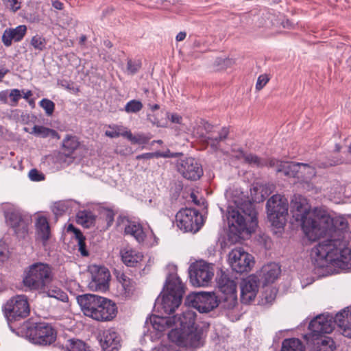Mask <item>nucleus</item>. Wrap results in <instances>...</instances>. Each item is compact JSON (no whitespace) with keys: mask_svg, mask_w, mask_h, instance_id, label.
<instances>
[{"mask_svg":"<svg viewBox=\"0 0 351 351\" xmlns=\"http://www.w3.org/2000/svg\"><path fill=\"white\" fill-rule=\"evenodd\" d=\"M66 348L67 351H90L86 343L80 339L68 340Z\"/></svg>","mask_w":351,"mask_h":351,"instance_id":"obj_37","label":"nucleus"},{"mask_svg":"<svg viewBox=\"0 0 351 351\" xmlns=\"http://www.w3.org/2000/svg\"><path fill=\"white\" fill-rule=\"evenodd\" d=\"M47 294L49 297L54 298L62 302L68 301L67 294L60 288L56 287H51L50 289H49L47 291Z\"/></svg>","mask_w":351,"mask_h":351,"instance_id":"obj_38","label":"nucleus"},{"mask_svg":"<svg viewBox=\"0 0 351 351\" xmlns=\"http://www.w3.org/2000/svg\"><path fill=\"white\" fill-rule=\"evenodd\" d=\"M186 36V33L185 32H180L176 36V40L178 42L182 41L185 39Z\"/></svg>","mask_w":351,"mask_h":351,"instance_id":"obj_58","label":"nucleus"},{"mask_svg":"<svg viewBox=\"0 0 351 351\" xmlns=\"http://www.w3.org/2000/svg\"><path fill=\"white\" fill-rule=\"evenodd\" d=\"M95 220L96 217L90 211H80L77 215V222L86 228L94 226Z\"/></svg>","mask_w":351,"mask_h":351,"instance_id":"obj_31","label":"nucleus"},{"mask_svg":"<svg viewBox=\"0 0 351 351\" xmlns=\"http://www.w3.org/2000/svg\"><path fill=\"white\" fill-rule=\"evenodd\" d=\"M277 290L274 287H267L263 293V297L268 303L272 302L276 297Z\"/></svg>","mask_w":351,"mask_h":351,"instance_id":"obj_46","label":"nucleus"},{"mask_svg":"<svg viewBox=\"0 0 351 351\" xmlns=\"http://www.w3.org/2000/svg\"><path fill=\"white\" fill-rule=\"evenodd\" d=\"M65 155L70 156L79 147L80 142L76 136L66 135L62 143Z\"/></svg>","mask_w":351,"mask_h":351,"instance_id":"obj_34","label":"nucleus"},{"mask_svg":"<svg viewBox=\"0 0 351 351\" xmlns=\"http://www.w3.org/2000/svg\"><path fill=\"white\" fill-rule=\"evenodd\" d=\"M230 133V128L228 127H223L221 129V130L219 132L217 136H213V135L210 134L208 136L204 137V141L210 145L212 147L215 149H217L219 143L221 141H225Z\"/></svg>","mask_w":351,"mask_h":351,"instance_id":"obj_28","label":"nucleus"},{"mask_svg":"<svg viewBox=\"0 0 351 351\" xmlns=\"http://www.w3.org/2000/svg\"><path fill=\"white\" fill-rule=\"evenodd\" d=\"M104 215L106 217V221H107V226L109 227L112 224L114 221V213L113 210L110 209H107L105 210Z\"/></svg>","mask_w":351,"mask_h":351,"instance_id":"obj_52","label":"nucleus"},{"mask_svg":"<svg viewBox=\"0 0 351 351\" xmlns=\"http://www.w3.org/2000/svg\"><path fill=\"white\" fill-rule=\"evenodd\" d=\"M30 133L41 138H47L48 136L59 138L58 133L56 130L42 125H34Z\"/></svg>","mask_w":351,"mask_h":351,"instance_id":"obj_36","label":"nucleus"},{"mask_svg":"<svg viewBox=\"0 0 351 351\" xmlns=\"http://www.w3.org/2000/svg\"><path fill=\"white\" fill-rule=\"evenodd\" d=\"M335 324L338 326L335 317L333 318L328 315H318L311 321L308 326L311 330L309 335L313 341H317V351H335L336 346L333 339L329 337H322L323 334L330 333L334 329Z\"/></svg>","mask_w":351,"mask_h":351,"instance_id":"obj_5","label":"nucleus"},{"mask_svg":"<svg viewBox=\"0 0 351 351\" xmlns=\"http://www.w3.org/2000/svg\"><path fill=\"white\" fill-rule=\"evenodd\" d=\"M335 322L342 330L343 336L351 338V307H348L335 315Z\"/></svg>","mask_w":351,"mask_h":351,"instance_id":"obj_20","label":"nucleus"},{"mask_svg":"<svg viewBox=\"0 0 351 351\" xmlns=\"http://www.w3.org/2000/svg\"><path fill=\"white\" fill-rule=\"evenodd\" d=\"M10 4H7V8L10 9L13 12H16L21 8V1H8Z\"/></svg>","mask_w":351,"mask_h":351,"instance_id":"obj_54","label":"nucleus"},{"mask_svg":"<svg viewBox=\"0 0 351 351\" xmlns=\"http://www.w3.org/2000/svg\"><path fill=\"white\" fill-rule=\"evenodd\" d=\"M84 314L98 322L113 320L118 313L115 302L93 294H85L77 298Z\"/></svg>","mask_w":351,"mask_h":351,"instance_id":"obj_3","label":"nucleus"},{"mask_svg":"<svg viewBox=\"0 0 351 351\" xmlns=\"http://www.w3.org/2000/svg\"><path fill=\"white\" fill-rule=\"evenodd\" d=\"M52 5L54 8L59 10L64 8V4L62 1H52Z\"/></svg>","mask_w":351,"mask_h":351,"instance_id":"obj_57","label":"nucleus"},{"mask_svg":"<svg viewBox=\"0 0 351 351\" xmlns=\"http://www.w3.org/2000/svg\"><path fill=\"white\" fill-rule=\"evenodd\" d=\"M219 305L224 309H233L237 304V292L220 294L217 296Z\"/></svg>","mask_w":351,"mask_h":351,"instance_id":"obj_27","label":"nucleus"},{"mask_svg":"<svg viewBox=\"0 0 351 351\" xmlns=\"http://www.w3.org/2000/svg\"><path fill=\"white\" fill-rule=\"evenodd\" d=\"M61 86L65 88L66 89L73 91L74 93L79 92V88H75L74 84L72 82L62 81L61 82Z\"/></svg>","mask_w":351,"mask_h":351,"instance_id":"obj_53","label":"nucleus"},{"mask_svg":"<svg viewBox=\"0 0 351 351\" xmlns=\"http://www.w3.org/2000/svg\"><path fill=\"white\" fill-rule=\"evenodd\" d=\"M5 317L9 322H15L29 316L30 306L27 297L16 295L10 298L2 308Z\"/></svg>","mask_w":351,"mask_h":351,"instance_id":"obj_9","label":"nucleus"},{"mask_svg":"<svg viewBox=\"0 0 351 351\" xmlns=\"http://www.w3.org/2000/svg\"><path fill=\"white\" fill-rule=\"evenodd\" d=\"M9 72L8 69H0V82L4 77V76Z\"/></svg>","mask_w":351,"mask_h":351,"instance_id":"obj_63","label":"nucleus"},{"mask_svg":"<svg viewBox=\"0 0 351 351\" xmlns=\"http://www.w3.org/2000/svg\"><path fill=\"white\" fill-rule=\"evenodd\" d=\"M269 77L267 75H261L257 80L256 89L261 90L269 82Z\"/></svg>","mask_w":351,"mask_h":351,"instance_id":"obj_51","label":"nucleus"},{"mask_svg":"<svg viewBox=\"0 0 351 351\" xmlns=\"http://www.w3.org/2000/svg\"><path fill=\"white\" fill-rule=\"evenodd\" d=\"M228 221L230 232L235 235L240 236L244 232H254L258 226V219L254 204L246 201L237 209L229 208Z\"/></svg>","mask_w":351,"mask_h":351,"instance_id":"obj_4","label":"nucleus"},{"mask_svg":"<svg viewBox=\"0 0 351 351\" xmlns=\"http://www.w3.org/2000/svg\"><path fill=\"white\" fill-rule=\"evenodd\" d=\"M148 106L149 107V108L152 110V111H155V110H157L160 108V106L158 104H154V105H152L151 104H148Z\"/></svg>","mask_w":351,"mask_h":351,"instance_id":"obj_64","label":"nucleus"},{"mask_svg":"<svg viewBox=\"0 0 351 351\" xmlns=\"http://www.w3.org/2000/svg\"><path fill=\"white\" fill-rule=\"evenodd\" d=\"M143 106L141 101L132 99L126 104L124 109L128 113H136L142 110Z\"/></svg>","mask_w":351,"mask_h":351,"instance_id":"obj_40","label":"nucleus"},{"mask_svg":"<svg viewBox=\"0 0 351 351\" xmlns=\"http://www.w3.org/2000/svg\"><path fill=\"white\" fill-rule=\"evenodd\" d=\"M229 263L234 271L237 273L247 272L254 263L253 257L242 247H236L229 253Z\"/></svg>","mask_w":351,"mask_h":351,"instance_id":"obj_14","label":"nucleus"},{"mask_svg":"<svg viewBox=\"0 0 351 351\" xmlns=\"http://www.w3.org/2000/svg\"><path fill=\"white\" fill-rule=\"evenodd\" d=\"M30 44L35 49L41 51L45 49L47 40L44 37L37 34L32 38Z\"/></svg>","mask_w":351,"mask_h":351,"instance_id":"obj_39","label":"nucleus"},{"mask_svg":"<svg viewBox=\"0 0 351 351\" xmlns=\"http://www.w3.org/2000/svg\"><path fill=\"white\" fill-rule=\"evenodd\" d=\"M141 67V62L140 60H132L129 59L127 63L128 72L132 75L136 73Z\"/></svg>","mask_w":351,"mask_h":351,"instance_id":"obj_47","label":"nucleus"},{"mask_svg":"<svg viewBox=\"0 0 351 351\" xmlns=\"http://www.w3.org/2000/svg\"><path fill=\"white\" fill-rule=\"evenodd\" d=\"M177 169L184 178L190 180H197L203 176L202 165L193 158L178 160Z\"/></svg>","mask_w":351,"mask_h":351,"instance_id":"obj_15","label":"nucleus"},{"mask_svg":"<svg viewBox=\"0 0 351 351\" xmlns=\"http://www.w3.org/2000/svg\"><path fill=\"white\" fill-rule=\"evenodd\" d=\"M217 282L220 294L237 292L235 281L230 279L225 272H221L220 276L217 278Z\"/></svg>","mask_w":351,"mask_h":351,"instance_id":"obj_25","label":"nucleus"},{"mask_svg":"<svg viewBox=\"0 0 351 351\" xmlns=\"http://www.w3.org/2000/svg\"><path fill=\"white\" fill-rule=\"evenodd\" d=\"M291 208L306 237L315 241L321 237L329 238L319 243L311 250V256L319 267L332 264L343 269L351 267V250L345 240L343 230L347 222L342 218L331 217L326 211L315 208L311 211L307 199L294 195Z\"/></svg>","mask_w":351,"mask_h":351,"instance_id":"obj_1","label":"nucleus"},{"mask_svg":"<svg viewBox=\"0 0 351 351\" xmlns=\"http://www.w3.org/2000/svg\"><path fill=\"white\" fill-rule=\"evenodd\" d=\"M189 273L193 285L204 287L210 282L214 276V269L210 264L199 261L190 266Z\"/></svg>","mask_w":351,"mask_h":351,"instance_id":"obj_13","label":"nucleus"},{"mask_svg":"<svg viewBox=\"0 0 351 351\" xmlns=\"http://www.w3.org/2000/svg\"><path fill=\"white\" fill-rule=\"evenodd\" d=\"M280 274V267L276 263H272L264 265L261 270V276L264 285L273 283Z\"/></svg>","mask_w":351,"mask_h":351,"instance_id":"obj_22","label":"nucleus"},{"mask_svg":"<svg viewBox=\"0 0 351 351\" xmlns=\"http://www.w3.org/2000/svg\"><path fill=\"white\" fill-rule=\"evenodd\" d=\"M36 228L38 237L44 243L46 242L50 237V227L47 219L43 216L38 217Z\"/></svg>","mask_w":351,"mask_h":351,"instance_id":"obj_26","label":"nucleus"},{"mask_svg":"<svg viewBox=\"0 0 351 351\" xmlns=\"http://www.w3.org/2000/svg\"><path fill=\"white\" fill-rule=\"evenodd\" d=\"M100 343L104 351H118L121 347L119 335L111 329L104 331Z\"/></svg>","mask_w":351,"mask_h":351,"instance_id":"obj_19","label":"nucleus"},{"mask_svg":"<svg viewBox=\"0 0 351 351\" xmlns=\"http://www.w3.org/2000/svg\"><path fill=\"white\" fill-rule=\"evenodd\" d=\"M110 274L106 267L98 268L97 272L92 276V286L96 289H106L108 287Z\"/></svg>","mask_w":351,"mask_h":351,"instance_id":"obj_21","label":"nucleus"},{"mask_svg":"<svg viewBox=\"0 0 351 351\" xmlns=\"http://www.w3.org/2000/svg\"><path fill=\"white\" fill-rule=\"evenodd\" d=\"M14 37L15 42H19L25 36L27 27L25 25H19L14 29H9Z\"/></svg>","mask_w":351,"mask_h":351,"instance_id":"obj_42","label":"nucleus"},{"mask_svg":"<svg viewBox=\"0 0 351 351\" xmlns=\"http://www.w3.org/2000/svg\"><path fill=\"white\" fill-rule=\"evenodd\" d=\"M117 279L121 284L126 296L131 295L135 289V282L124 273L117 275Z\"/></svg>","mask_w":351,"mask_h":351,"instance_id":"obj_33","label":"nucleus"},{"mask_svg":"<svg viewBox=\"0 0 351 351\" xmlns=\"http://www.w3.org/2000/svg\"><path fill=\"white\" fill-rule=\"evenodd\" d=\"M176 225L184 232L196 233L204 224L202 214L196 209L185 208L176 215Z\"/></svg>","mask_w":351,"mask_h":351,"instance_id":"obj_10","label":"nucleus"},{"mask_svg":"<svg viewBox=\"0 0 351 351\" xmlns=\"http://www.w3.org/2000/svg\"><path fill=\"white\" fill-rule=\"evenodd\" d=\"M29 177L32 181H41L45 179L44 175L36 169L30 170Z\"/></svg>","mask_w":351,"mask_h":351,"instance_id":"obj_50","label":"nucleus"},{"mask_svg":"<svg viewBox=\"0 0 351 351\" xmlns=\"http://www.w3.org/2000/svg\"><path fill=\"white\" fill-rule=\"evenodd\" d=\"M278 168L277 171L282 173L285 176L293 178H300L302 173L301 170L303 168L307 171L309 176H314L315 174V169L306 163L300 162H277Z\"/></svg>","mask_w":351,"mask_h":351,"instance_id":"obj_18","label":"nucleus"},{"mask_svg":"<svg viewBox=\"0 0 351 351\" xmlns=\"http://www.w3.org/2000/svg\"><path fill=\"white\" fill-rule=\"evenodd\" d=\"M184 304L199 313H208L219 306L218 297L214 293L199 292L189 294Z\"/></svg>","mask_w":351,"mask_h":351,"instance_id":"obj_11","label":"nucleus"},{"mask_svg":"<svg viewBox=\"0 0 351 351\" xmlns=\"http://www.w3.org/2000/svg\"><path fill=\"white\" fill-rule=\"evenodd\" d=\"M282 25L283 27H285V28H292L293 27V25L289 20H286L285 21H283L282 23Z\"/></svg>","mask_w":351,"mask_h":351,"instance_id":"obj_61","label":"nucleus"},{"mask_svg":"<svg viewBox=\"0 0 351 351\" xmlns=\"http://www.w3.org/2000/svg\"><path fill=\"white\" fill-rule=\"evenodd\" d=\"M66 208L65 205L61 202L56 203L53 207V213L56 216H61L65 213Z\"/></svg>","mask_w":351,"mask_h":351,"instance_id":"obj_49","label":"nucleus"},{"mask_svg":"<svg viewBox=\"0 0 351 351\" xmlns=\"http://www.w3.org/2000/svg\"><path fill=\"white\" fill-rule=\"evenodd\" d=\"M170 120L173 123L180 124L182 120V118L181 116L178 115L176 113H173L171 114Z\"/></svg>","mask_w":351,"mask_h":351,"instance_id":"obj_55","label":"nucleus"},{"mask_svg":"<svg viewBox=\"0 0 351 351\" xmlns=\"http://www.w3.org/2000/svg\"><path fill=\"white\" fill-rule=\"evenodd\" d=\"M280 351H305V346L299 339H285L282 343Z\"/></svg>","mask_w":351,"mask_h":351,"instance_id":"obj_29","label":"nucleus"},{"mask_svg":"<svg viewBox=\"0 0 351 351\" xmlns=\"http://www.w3.org/2000/svg\"><path fill=\"white\" fill-rule=\"evenodd\" d=\"M8 91L3 90L0 92V101L3 104H8Z\"/></svg>","mask_w":351,"mask_h":351,"instance_id":"obj_56","label":"nucleus"},{"mask_svg":"<svg viewBox=\"0 0 351 351\" xmlns=\"http://www.w3.org/2000/svg\"><path fill=\"white\" fill-rule=\"evenodd\" d=\"M129 130L122 126L119 125H108V130L105 132V135L109 138H118L119 136H123L127 138Z\"/></svg>","mask_w":351,"mask_h":351,"instance_id":"obj_32","label":"nucleus"},{"mask_svg":"<svg viewBox=\"0 0 351 351\" xmlns=\"http://www.w3.org/2000/svg\"><path fill=\"white\" fill-rule=\"evenodd\" d=\"M204 127L205 130L207 131L208 134H209L212 131V129L213 128V126L208 122L204 123Z\"/></svg>","mask_w":351,"mask_h":351,"instance_id":"obj_62","label":"nucleus"},{"mask_svg":"<svg viewBox=\"0 0 351 351\" xmlns=\"http://www.w3.org/2000/svg\"><path fill=\"white\" fill-rule=\"evenodd\" d=\"M6 221L14 230L19 238L24 239L28 233L30 219L23 216L18 210L8 211L5 213Z\"/></svg>","mask_w":351,"mask_h":351,"instance_id":"obj_16","label":"nucleus"},{"mask_svg":"<svg viewBox=\"0 0 351 351\" xmlns=\"http://www.w3.org/2000/svg\"><path fill=\"white\" fill-rule=\"evenodd\" d=\"M67 230L68 231H71L74 233L78 242L79 250L82 255L84 256H88V253L86 250L85 237L82 232L79 229L76 228L73 224H69Z\"/></svg>","mask_w":351,"mask_h":351,"instance_id":"obj_35","label":"nucleus"},{"mask_svg":"<svg viewBox=\"0 0 351 351\" xmlns=\"http://www.w3.org/2000/svg\"><path fill=\"white\" fill-rule=\"evenodd\" d=\"M196 313L187 309L180 316L174 315L161 319L169 326L175 325L180 328L172 329L168 334L169 339L180 347L198 348L201 346V333L195 327Z\"/></svg>","mask_w":351,"mask_h":351,"instance_id":"obj_2","label":"nucleus"},{"mask_svg":"<svg viewBox=\"0 0 351 351\" xmlns=\"http://www.w3.org/2000/svg\"><path fill=\"white\" fill-rule=\"evenodd\" d=\"M259 279L256 276L250 275L243 279L240 284L241 302L248 304L254 300L258 291Z\"/></svg>","mask_w":351,"mask_h":351,"instance_id":"obj_17","label":"nucleus"},{"mask_svg":"<svg viewBox=\"0 0 351 351\" xmlns=\"http://www.w3.org/2000/svg\"><path fill=\"white\" fill-rule=\"evenodd\" d=\"M12 40H14L13 35L12 34L10 29H6L2 36V42L6 47H10L12 45Z\"/></svg>","mask_w":351,"mask_h":351,"instance_id":"obj_48","label":"nucleus"},{"mask_svg":"<svg viewBox=\"0 0 351 351\" xmlns=\"http://www.w3.org/2000/svg\"><path fill=\"white\" fill-rule=\"evenodd\" d=\"M152 351H169V349L166 346L160 345L154 348Z\"/></svg>","mask_w":351,"mask_h":351,"instance_id":"obj_60","label":"nucleus"},{"mask_svg":"<svg viewBox=\"0 0 351 351\" xmlns=\"http://www.w3.org/2000/svg\"><path fill=\"white\" fill-rule=\"evenodd\" d=\"M40 106L45 110L48 116L53 114L55 109V104L52 101L45 98L43 99L40 101Z\"/></svg>","mask_w":351,"mask_h":351,"instance_id":"obj_45","label":"nucleus"},{"mask_svg":"<svg viewBox=\"0 0 351 351\" xmlns=\"http://www.w3.org/2000/svg\"><path fill=\"white\" fill-rule=\"evenodd\" d=\"M127 138L132 143L138 145L147 144L150 139V138L142 134L134 136L130 130L128 132Z\"/></svg>","mask_w":351,"mask_h":351,"instance_id":"obj_41","label":"nucleus"},{"mask_svg":"<svg viewBox=\"0 0 351 351\" xmlns=\"http://www.w3.org/2000/svg\"><path fill=\"white\" fill-rule=\"evenodd\" d=\"M268 219L272 226L277 228H282L286 222L288 215V200L281 195H274L267 202Z\"/></svg>","mask_w":351,"mask_h":351,"instance_id":"obj_8","label":"nucleus"},{"mask_svg":"<svg viewBox=\"0 0 351 351\" xmlns=\"http://www.w3.org/2000/svg\"><path fill=\"white\" fill-rule=\"evenodd\" d=\"M239 154L236 156L238 159H243L245 162L256 167H261L265 165V161L258 157V156L253 154H246L243 150H239Z\"/></svg>","mask_w":351,"mask_h":351,"instance_id":"obj_30","label":"nucleus"},{"mask_svg":"<svg viewBox=\"0 0 351 351\" xmlns=\"http://www.w3.org/2000/svg\"><path fill=\"white\" fill-rule=\"evenodd\" d=\"M53 278L52 267L49 264L38 262L25 269L23 282L31 291H45Z\"/></svg>","mask_w":351,"mask_h":351,"instance_id":"obj_6","label":"nucleus"},{"mask_svg":"<svg viewBox=\"0 0 351 351\" xmlns=\"http://www.w3.org/2000/svg\"><path fill=\"white\" fill-rule=\"evenodd\" d=\"M21 92L22 94V97L24 99H27V100H28L29 97L32 95V92L31 90H27L26 92H24V90H21Z\"/></svg>","mask_w":351,"mask_h":351,"instance_id":"obj_59","label":"nucleus"},{"mask_svg":"<svg viewBox=\"0 0 351 351\" xmlns=\"http://www.w3.org/2000/svg\"><path fill=\"white\" fill-rule=\"evenodd\" d=\"M128 223L125 225L124 232L125 234L131 235L138 243L143 242L146 234L141 223L127 219Z\"/></svg>","mask_w":351,"mask_h":351,"instance_id":"obj_24","label":"nucleus"},{"mask_svg":"<svg viewBox=\"0 0 351 351\" xmlns=\"http://www.w3.org/2000/svg\"><path fill=\"white\" fill-rule=\"evenodd\" d=\"M167 293L161 299V306L164 311L171 315L181 304L184 287L176 274H170L166 280Z\"/></svg>","mask_w":351,"mask_h":351,"instance_id":"obj_7","label":"nucleus"},{"mask_svg":"<svg viewBox=\"0 0 351 351\" xmlns=\"http://www.w3.org/2000/svg\"><path fill=\"white\" fill-rule=\"evenodd\" d=\"M169 157V155L165 152H151V153H145L143 154H140L136 156V160H141V159H146L149 160L154 158H167Z\"/></svg>","mask_w":351,"mask_h":351,"instance_id":"obj_43","label":"nucleus"},{"mask_svg":"<svg viewBox=\"0 0 351 351\" xmlns=\"http://www.w3.org/2000/svg\"><path fill=\"white\" fill-rule=\"evenodd\" d=\"M8 97L10 98V101L8 102L9 105L15 107L18 105L19 99L22 97V94L20 90L14 88L12 89L8 93Z\"/></svg>","mask_w":351,"mask_h":351,"instance_id":"obj_44","label":"nucleus"},{"mask_svg":"<svg viewBox=\"0 0 351 351\" xmlns=\"http://www.w3.org/2000/svg\"><path fill=\"white\" fill-rule=\"evenodd\" d=\"M26 335L34 344L51 345L56 339V331L49 324L37 323L27 329Z\"/></svg>","mask_w":351,"mask_h":351,"instance_id":"obj_12","label":"nucleus"},{"mask_svg":"<svg viewBox=\"0 0 351 351\" xmlns=\"http://www.w3.org/2000/svg\"><path fill=\"white\" fill-rule=\"evenodd\" d=\"M120 253L123 263L128 267L137 266L143 258L141 252L130 248H125Z\"/></svg>","mask_w":351,"mask_h":351,"instance_id":"obj_23","label":"nucleus"}]
</instances>
